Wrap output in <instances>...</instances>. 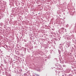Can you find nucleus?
<instances>
[{
	"label": "nucleus",
	"instance_id": "f257e3e1",
	"mask_svg": "<svg viewBox=\"0 0 76 76\" xmlns=\"http://www.w3.org/2000/svg\"><path fill=\"white\" fill-rule=\"evenodd\" d=\"M68 45H69V46H70V44L68 43Z\"/></svg>",
	"mask_w": 76,
	"mask_h": 76
}]
</instances>
